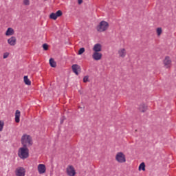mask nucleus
Wrapping results in <instances>:
<instances>
[{
	"instance_id": "26",
	"label": "nucleus",
	"mask_w": 176,
	"mask_h": 176,
	"mask_svg": "<svg viewBox=\"0 0 176 176\" xmlns=\"http://www.w3.org/2000/svg\"><path fill=\"white\" fill-rule=\"evenodd\" d=\"M4 123L2 121H0V131H2V130H3V126H4Z\"/></svg>"
},
{
	"instance_id": "14",
	"label": "nucleus",
	"mask_w": 176,
	"mask_h": 176,
	"mask_svg": "<svg viewBox=\"0 0 176 176\" xmlns=\"http://www.w3.org/2000/svg\"><path fill=\"white\" fill-rule=\"evenodd\" d=\"M14 34V30L12 28H8L6 32V36H10V35Z\"/></svg>"
},
{
	"instance_id": "1",
	"label": "nucleus",
	"mask_w": 176,
	"mask_h": 176,
	"mask_svg": "<svg viewBox=\"0 0 176 176\" xmlns=\"http://www.w3.org/2000/svg\"><path fill=\"white\" fill-rule=\"evenodd\" d=\"M22 146L28 148L32 145V138L30 135L24 134L21 139Z\"/></svg>"
},
{
	"instance_id": "9",
	"label": "nucleus",
	"mask_w": 176,
	"mask_h": 176,
	"mask_svg": "<svg viewBox=\"0 0 176 176\" xmlns=\"http://www.w3.org/2000/svg\"><path fill=\"white\" fill-rule=\"evenodd\" d=\"M92 58L96 61H98V60H101V58H102V54H101L100 52H94V54L92 55Z\"/></svg>"
},
{
	"instance_id": "4",
	"label": "nucleus",
	"mask_w": 176,
	"mask_h": 176,
	"mask_svg": "<svg viewBox=\"0 0 176 176\" xmlns=\"http://www.w3.org/2000/svg\"><path fill=\"white\" fill-rule=\"evenodd\" d=\"M116 160H117L118 163H126V155H124L122 152H119L116 156Z\"/></svg>"
},
{
	"instance_id": "23",
	"label": "nucleus",
	"mask_w": 176,
	"mask_h": 176,
	"mask_svg": "<svg viewBox=\"0 0 176 176\" xmlns=\"http://www.w3.org/2000/svg\"><path fill=\"white\" fill-rule=\"evenodd\" d=\"M85 50V47H81V48H80V50H78V54L79 56L83 54Z\"/></svg>"
},
{
	"instance_id": "30",
	"label": "nucleus",
	"mask_w": 176,
	"mask_h": 176,
	"mask_svg": "<svg viewBox=\"0 0 176 176\" xmlns=\"http://www.w3.org/2000/svg\"><path fill=\"white\" fill-rule=\"evenodd\" d=\"M63 123H64V119L63 118H60V124H63Z\"/></svg>"
},
{
	"instance_id": "8",
	"label": "nucleus",
	"mask_w": 176,
	"mask_h": 176,
	"mask_svg": "<svg viewBox=\"0 0 176 176\" xmlns=\"http://www.w3.org/2000/svg\"><path fill=\"white\" fill-rule=\"evenodd\" d=\"M38 171L39 174H45L46 173V166L43 164H40L38 166Z\"/></svg>"
},
{
	"instance_id": "2",
	"label": "nucleus",
	"mask_w": 176,
	"mask_h": 176,
	"mask_svg": "<svg viewBox=\"0 0 176 176\" xmlns=\"http://www.w3.org/2000/svg\"><path fill=\"white\" fill-rule=\"evenodd\" d=\"M18 156L23 160L28 159L30 157V149H28V147L22 146L19 148L18 150Z\"/></svg>"
},
{
	"instance_id": "21",
	"label": "nucleus",
	"mask_w": 176,
	"mask_h": 176,
	"mask_svg": "<svg viewBox=\"0 0 176 176\" xmlns=\"http://www.w3.org/2000/svg\"><path fill=\"white\" fill-rule=\"evenodd\" d=\"M43 50H45V52L49 50V45H47V43H44L43 44Z\"/></svg>"
},
{
	"instance_id": "19",
	"label": "nucleus",
	"mask_w": 176,
	"mask_h": 176,
	"mask_svg": "<svg viewBox=\"0 0 176 176\" xmlns=\"http://www.w3.org/2000/svg\"><path fill=\"white\" fill-rule=\"evenodd\" d=\"M57 15L54 12H52L50 14V19H51L52 20H57Z\"/></svg>"
},
{
	"instance_id": "16",
	"label": "nucleus",
	"mask_w": 176,
	"mask_h": 176,
	"mask_svg": "<svg viewBox=\"0 0 176 176\" xmlns=\"http://www.w3.org/2000/svg\"><path fill=\"white\" fill-rule=\"evenodd\" d=\"M118 54L120 57H122V58H124V57H126V50L124 48L118 51Z\"/></svg>"
},
{
	"instance_id": "24",
	"label": "nucleus",
	"mask_w": 176,
	"mask_h": 176,
	"mask_svg": "<svg viewBox=\"0 0 176 176\" xmlns=\"http://www.w3.org/2000/svg\"><path fill=\"white\" fill-rule=\"evenodd\" d=\"M162 28H157V34L158 35V36H160V35H162Z\"/></svg>"
},
{
	"instance_id": "3",
	"label": "nucleus",
	"mask_w": 176,
	"mask_h": 176,
	"mask_svg": "<svg viewBox=\"0 0 176 176\" xmlns=\"http://www.w3.org/2000/svg\"><path fill=\"white\" fill-rule=\"evenodd\" d=\"M109 28V23L105 21H102L100 22L99 25L96 27L98 32H104Z\"/></svg>"
},
{
	"instance_id": "20",
	"label": "nucleus",
	"mask_w": 176,
	"mask_h": 176,
	"mask_svg": "<svg viewBox=\"0 0 176 176\" xmlns=\"http://www.w3.org/2000/svg\"><path fill=\"white\" fill-rule=\"evenodd\" d=\"M145 171V162H142L139 166V170Z\"/></svg>"
},
{
	"instance_id": "27",
	"label": "nucleus",
	"mask_w": 176,
	"mask_h": 176,
	"mask_svg": "<svg viewBox=\"0 0 176 176\" xmlns=\"http://www.w3.org/2000/svg\"><path fill=\"white\" fill-rule=\"evenodd\" d=\"M23 3L24 5H26V6L30 5V0H24Z\"/></svg>"
},
{
	"instance_id": "10",
	"label": "nucleus",
	"mask_w": 176,
	"mask_h": 176,
	"mask_svg": "<svg viewBox=\"0 0 176 176\" xmlns=\"http://www.w3.org/2000/svg\"><path fill=\"white\" fill-rule=\"evenodd\" d=\"M171 59H170V56H166L164 59V64L166 68H170V65H171Z\"/></svg>"
},
{
	"instance_id": "28",
	"label": "nucleus",
	"mask_w": 176,
	"mask_h": 176,
	"mask_svg": "<svg viewBox=\"0 0 176 176\" xmlns=\"http://www.w3.org/2000/svg\"><path fill=\"white\" fill-rule=\"evenodd\" d=\"M8 57H9L8 53H5L3 56V58H8Z\"/></svg>"
},
{
	"instance_id": "12",
	"label": "nucleus",
	"mask_w": 176,
	"mask_h": 176,
	"mask_svg": "<svg viewBox=\"0 0 176 176\" xmlns=\"http://www.w3.org/2000/svg\"><path fill=\"white\" fill-rule=\"evenodd\" d=\"M148 109V106L146 104L142 103L139 106V111L142 113L146 112V110Z\"/></svg>"
},
{
	"instance_id": "18",
	"label": "nucleus",
	"mask_w": 176,
	"mask_h": 176,
	"mask_svg": "<svg viewBox=\"0 0 176 176\" xmlns=\"http://www.w3.org/2000/svg\"><path fill=\"white\" fill-rule=\"evenodd\" d=\"M23 80L25 85H27V86H31V80H30V78H28V76H24Z\"/></svg>"
},
{
	"instance_id": "17",
	"label": "nucleus",
	"mask_w": 176,
	"mask_h": 176,
	"mask_svg": "<svg viewBox=\"0 0 176 176\" xmlns=\"http://www.w3.org/2000/svg\"><path fill=\"white\" fill-rule=\"evenodd\" d=\"M50 65L52 68H56V67H57V63L54 61L53 58H50Z\"/></svg>"
},
{
	"instance_id": "25",
	"label": "nucleus",
	"mask_w": 176,
	"mask_h": 176,
	"mask_svg": "<svg viewBox=\"0 0 176 176\" xmlns=\"http://www.w3.org/2000/svg\"><path fill=\"white\" fill-rule=\"evenodd\" d=\"M83 82L84 83H87V82H89V76H85L83 78Z\"/></svg>"
},
{
	"instance_id": "22",
	"label": "nucleus",
	"mask_w": 176,
	"mask_h": 176,
	"mask_svg": "<svg viewBox=\"0 0 176 176\" xmlns=\"http://www.w3.org/2000/svg\"><path fill=\"white\" fill-rule=\"evenodd\" d=\"M55 14H56V17H61L63 16V11L59 10Z\"/></svg>"
},
{
	"instance_id": "11",
	"label": "nucleus",
	"mask_w": 176,
	"mask_h": 176,
	"mask_svg": "<svg viewBox=\"0 0 176 176\" xmlns=\"http://www.w3.org/2000/svg\"><path fill=\"white\" fill-rule=\"evenodd\" d=\"M93 50L94 52L100 53L102 50V46L100 43L95 44Z\"/></svg>"
},
{
	"instance_id": "5",
	"label": "nucleus",
	"mask_w": 176,
	"mask_h": 176,
	"mask_svg": "<svg viewBox=\"0 0 176 176\" xmlns=\"http://www.w3.org/2000/svg\"><path fill=\"white\" fill-rule=\"evenodd\" d=\"M67 174L69 176H75L76 175V170H75V168L72 166V165H69L66 169Z\"/></svg>"
},
{
	"instance_id": "6",
	"label": "nucleus",
	"mask_w": 176,
	"mask_h": 176,
	"mask_svg": "<svg viewBox=\"0 0 176 176\" xmlns=\"http://www.w3.org/2000/svg\"><path fill=\"white\" fill-rule=\"evenodd\" d=\"M15 174L16 176H25V168L19 167L16 169Z\"/></svg>"
},
{
	"instance_id": "7",
	"label": "nucleus",
	"mask_w": 176,
	"mask_h": 176,
	"mask_svg": "<svg viewBox=\"0 0 176 176\" xmlns=\"http://www.w3.org/2000/svg\"><path fill=\"white\" fill-rule=\"evenodd\" d=\"M72 69L73 72H74L76 75H79V71H80L82 69L80 68V67L79 66V65H78V64H74V65H72Z\"/></svg>"
},
{
	"instance_id": "13",
	"label": "nucleus",
	"mask_w": 176,
	"mask_h": 176,
	"mask_svg": "<svg viewBox=\"0 0 176 176\" xmlns=\"http://www.w3.org/2000/svg\"><path fill=\"white\" fill-rule=\"evenodd\" d=\"M8 43L10 45V46H14V45H16V38L14 36H12L11 38H8Z\"/></svg>"
},
{
	"instance_id": "15",
	"label": "nucleus",
	"mask_w": 176,
	"mask_h": 176,
	"mask_svg": "<svg viewBox=\"0 0 176 176\" xmlns=\"http://www.w3.org/2000/svg\"><path fill=\"white\" fill-rule=\"evenodd\" d=\"M21 112L19 110H16L15 112V122L16 123H20Z\"/></svg>"
},
{
	"instance_id": "29",
	"label": "nucleus",
	"mask_w": 176,
	"mask_h": 176,
	"mask_svg": "<svg viewBox=\"0 0 176 176\" xmlns=\"http://www.w3.org/2000/svg\"><path fill=\"white\" fill-rule=\"evenodd\" d=\"M82 3H83V0H78V5H82Z\"/></svg>"
}]
</instances>
